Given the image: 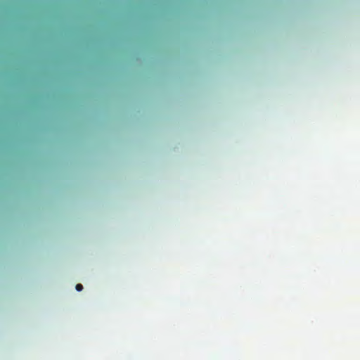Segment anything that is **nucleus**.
Segmentation results:
<instances>
[{"mask_svg": "<svg viewBox=\"0 0 360 360\" xmlns=\"http://www.w3.org/2000/svg\"><path fill=\"white\" fill-rule=\"evenodd\" d=\"M75 288H76V290L77 291H81L83 289V285L82 284H80V283L77 284L76 286H75Z\"/></svg>", "mask_w": 360, "mask_h": 360, "instance_id": "obj_1", "label": "nucleus"}]
</instances>
